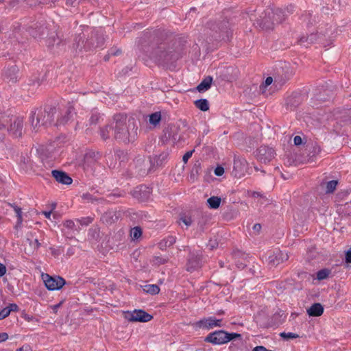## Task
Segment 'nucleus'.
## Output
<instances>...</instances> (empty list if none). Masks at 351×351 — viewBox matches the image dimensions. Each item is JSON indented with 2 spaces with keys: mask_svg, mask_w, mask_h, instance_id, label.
Returning <instances> with one entry per match:
<instances>
[{
  "mask_svg": "<svg viewBox=\"0 0 351 351\" xmlns=\"http://www.w3.org/2000/svg\"><path fill=\"white\" fill-rule=\"evenodd\" d=\"M241 335L237 333H228L224 330H217L210 333L206 337V341L215 345L224 344L230 341L239 337Z\"/></svg>",
  "mask_w": 351,
  "mask_h": 351,
  "instance_id": "f257e3e1",
  "label": "nucleus"
},
{
  "mask_svg": "<svg viewBox=\"0 0 351 351\" xmlns=\"http://www.w3.org/2000/svg\"><path fill=\"white\" fill-rule=\"evenodd\" d=\"M114 135L115 138L123 141H129L128 137V131L126 128L121 123H116L114 127H107L101 131L103 138H108L110 135Z\"/></svg>",
  "mask_w": 351,
  "mask_h": 351,
  "instance_id": "f03ea898",
  "label": "nucleus"
},
{
  "mask_svg": "<svg viewBox=\"0 0 351 351\" xmlns=\"http://www.w3.org/2000/svg\"><path fill=\"white\" fill-rule=\"evenodd\" d=\"M42 280L49 291L60 289L64 285L65 280L60 276H51L47 274H42Z\"/></svg>",
  "mask_w": 351,
  "mask_h": 351,
  "instance_id": "7ed1b4c3",
  "label": "nucleus"
},
{
  "mask_svg": "<svg viewBox=\"0 0 351 351\" xmlns=\"http://www.w3.org/2000/svg\"><path fill=\"white\" fill-rule=\"evenodd\" d=\"M124 317L130 322H147L152 319V316L143 310H134L127 311L124 313Z\"/></svg>",
  "mask_w": 351,
  "mask_h": 351,
  "instance_id": "20e7f679",
  "label": "nucleus"
},
{
  "mask_svg": "<svg viewBox=\"0 0 351 351\" xmlns=\"http://www.w3.org/2000/svg\"><path fill=\"white\" fill-rule=\"evenodd\" d=\"M146 53L151 59L158 62L165 57L167 51L164 45H154L146 51Z\"/></svg>",
  "mask_w": 351,
  "mask_h": 351,
  "instance_id": "39448f33",
  "label": "nucleus"
},
{
  "mask_svg": "<svg viewBox=\"0 0 351 351\" xmlns=\"http://www.w3.org/2000/svg\"><path fill=\"white\" fill-rule=\"evenodd\" d=\"M226 19L228 21H253L254 19L249 16L247 13L242 12L239 10L233 11L232 10H226L223 12Z\"/></svg>",
  "mask_w": 351,
  "mask_h": 351,
  "instance_id": "423d86ee",
  "label": "nucleus"
},
{
  "mask_svg": "<svg viewBox=\"0 0 351 351\" xmlns=\"http://www.w3.org/2000/svg\"><path fill=\"white\" fill-rule=\"evenodd\" d=\"M197 326L199 328L210 330L215 327L222 326V320L221 319H217L214 317H209L201 319L197 323Z\"/></svg>",
  "mask_w": 351,
  "mask_h": 351,
  "instance_id": "0eeeda50",
  "label": "nucleus"
},
{
  "mask_svg": "<svg viewBox=\"0 0 351 351\" xmlns=\"http://www.w3.org/2000/svg\"><path fill=\"white\" fill-rule=\"evenodd\" d=\"M288 258L289 256L287 253L280 250H276L269 256L268 260L269 262L272 264V265H278L280 263L287 261Z\"/></svg>",
  "mask_w": 351,
  "mask_h": 351,
  "instance_id": "6e6552de",
  "label": "nucleus"
},
{
  "mask_svg": "<svg viewBox=\"0 0 351 351\" xmlns=\"http://www.w3.org/2000/svg\"><path fill=\"white\" fill-rule=\"evenodd\" d=\"M247 170V162L243 158H236L234 162L233 173L235 176H243Z\"/></svg>",
  "mask_w": 351,
  "mask_h": 351,
  "instance_id": "1a4fd4ad",
  "label": "nucleus"
},
{
  "mask_svg": "<svg viewBox=\"0 0 351 351\" xmlns=\"http://www.w3.org/2000/svg\"><path fill=\"white\" fill-rule=\"evenodd\" d=\"M52 175L57 182L64 184H70L72 182V179L65 173L60 171L54 170L52 171Z\"/></svg>",
  "mask_w": 351,
  "mask_h": 351,
  "instance_id": "9d476101",
  "label": "nucleus"
},
{
  "mask_svg": "<svg viewBox=\"0 0 351 351\" xmlns=\"http://www.w3.org/2000/svg\"><path fill=\"white\" fill-rule=\"evenodd\" d=\"M324 312V308L319 303H315L313 304L310 308L307 309V313L309 316L317 317L322 315Z\"/></svg>",
  "mask_w": 351,
  "mask_h": 351,
  "instance_id": "9b49d317",
  "label": "nucleus"
},
{
  "mask_svg": "<svg viewBox=\"0 0 351 351\" xmlns=\"http://www.w3.org/2000/svg\"><path fill=\"white\" fill-rule=\"evenodd\" d=\"M23 121L21 119L14 121V123L11 125L10 132L16 136H21L22 134Z\"/></svg>",
  "mask_w": 351,
  "mask_h": 351,
  "instance_id": "f8f14e48",
  "label": "nucleus"
},
{
  "mask_svg": "<svg viewBox=\"0 0 351 351\" xmlns=\"http://www.w3.org/2000/svg\"><path fill=\"white\" fill-rule=\"evenodd\" d=\"M77 0H51L50 2L54 5L64 7L66 6H75Z\"/></svg>",
  "mask_w": 351,
  "mask_h": 351,
  "instance_id": "ddd939ff",
  "label": "nucleus"
},
{
  "mask_svg": "<svg viewBox=\"0 0 351 351\" xmlns=\"http://www.w3.org/2000/svg\"><path fill=\"white\" fill-rule=\"evenodd\" d=\"M213 79L210 77H208L205 78L198 86H197V90L199 92L205 91L208 90L211 85Z\"/></svg>",
  "mask_w": 351,
  "mask_h": 351,
  "instance_id": "4468645a",
  "label": "nucleus"
},
{
  "mask_svg": "<svg viewBox=\"0 0 351 351\" xmlns=\"http://www.w3.org/2000/svg\"><path fill=\"white\" fill-rule=\"evenodd\" d=\"M207 203L209 208L217 209L221 204V198L217 196H213L207 199Z\"/></svg>",
  "mask_w": 351,
  "mask_h": 351,
  "instance_id": "2eb2a0df",
  "label": "nucleus"
},
{
  "mask_svg": "<svg viewBox=\"0 0 351 351\" xmlns=\"http://www.w3.org/2000/svg\"><path fill=\"white\" fill-rule=\"evenodd\" d=\"M287 19V14H285V11L282 9L277 8L274 12V18L273 20L282 21Z\"/></svg>",
  "mask_w": 351,
  "mask_h": 351,
  "instance_id": "dca6fc26",
  "label": "nucleus"
},
{
  "mask_svg": "<svg viewBox=\"0 0 351 351\" xmlns=\"http://www.w3.org/2000/svg\"><path fill=\"white\" fill-rule=\"evenodd\" d=\"M195 105L197 108L202 111H207L209 109L208 101L205 99L195 101Z\"/></svg>",
  "mask_w": 351,
  "mask_h": 351,
  "instance_id": "f3484780",
  "label": "nucleus"
},
{
  "mask_svg": "<svg viewBox=\"0 0 351 351\" xmlns=\"http://www.w3.org/2000/svg\"><path fill=\"white\" fill-rule=\"evenodd\" d=\"M161 120V114L160 112H154L149 115V121L154 126L157 125Z\"/></svg>",
  "mask_w": 351,
  "mask_h": 351,
  "instance_id": "a211bd4d",
  "label": "nucleus"
},
{
  "mask_svg": "<svg viewBox=\"0 0 351 351\" xmlns=\"http://www.w3.org/2000/svg\"><path fill=\"white\" fill-rule=\"evenodd\" d=\"M331 271L328 269H322L317 272L316 278L318 280H322L329 277Z\"/></svg>",
  "mask_w": 351,
  "mask_h": 351,
  "instance_id": "6ab92c4d",
  "label": "nucleus"
},
{
  "mask_svg": "<svg viewBox=\"0 0 351 351\" xmlns=\"http://www.w3.org/2000/svg\"><path fill=\"white\" fill-rule=\"evenodd\" d=\"M201 169V165L199 162H197L191 171V175H190V179L193 182L196 180L197 175L199 173Z\"/></svg>",
  "mask_w": 351,
  "mask_h": 351,
  "instance_id": "aec40b11",
  "label": "nucleus"
},
{
  "mask_svg": "<svg viewBox=\"0 0 351 351\" xmlns=\"http://www.w3.org/2000/svg\"><path fill=\"white\" fill-rule=\"evenodd\" d=\"M143 290L150 294H156L160 291V289L157 285H147L143 288Z\"/></svg>",
  "mask_w": 351,
  "mask_h": 351,
  "instance_id": "412c9836",
  "label": "nucleus"
},
{
  "mask_svg": "<svg viewBox=\"0 0 351 351\" xmlns=\"http://www.w3.org/2000/svg\"><path fill=\"white\" fill-rule=\"evenodd\" d=\"M337 185V181L331 180L326 184V190L327 193H332L335 191Z\"/></svg>",
  "mask_w": 351,
  "mask_h": 351,
  "instance_id": "4be33fe9",
  "label": "nucleus"
},
{
  "mask_svg": "<svg viewBox=\"0 0 351 351\" xmlns=\"http://www.w3.org/2000/svg\"><path fill=\"white\" fill-rule=\"evenodd\" d=\"M280 336L286 339V340H289V339H295V338H298L299 337V335L296 333H293V332H281L280 334Z\"/></svg>",
  "mask_w": 351,
  "mask_h": 351,
  "instance_id": "5701e85b",
  "label": "nucleus"
},
{
  "mask_svg": "<svg viewBox=\"0 0 351 351\" xmlns=\"http://www.w3.org/2000/svg\"><path fill=\"white\" fill-rule=\"evenodd\" d=\"M141 230L138 227L134 228L131 230V237L133 239H138L141 236Z\"/></svg>",
  "mask_w": 351,
  "mask_h": 351,
  "instance_id": "b1692460",
  "label": "nucleus"
},
{
  "mask_svg": "<svg viewBox=\"0 0 351 351\" xmlns=\"http://www.w3.org/2000/svg\"><path fill=\"white\" fill-rule=\"evenodd\" d=\"M14 210L16 214V216L18 217L17 223H16V227L20 226L22 223V212L20 208L17 206L14 207Z\"/></svg>",
  "mask_w": 351,
  "mask_h": 351,
  "instance_id": "393cba45",
  "label": "nucleus"
},
{
  "mask_svg": "<svg viewBox=\"0 0 351 351\" xmlns=\"http://www.w3.org/2000/svg\"><path fill=\"white\" fill-rule=\"evenodd\" d=\"M196 14V8H192L190 9V11L186 14V19L191 21V20H196V17H195V15Z\"/></svg>",
  "mask_w": 351,
  "mask_h": 351,
  "instance_id": "a878e982",
  "label": "nucleus"
},
{
  "mask_svg": "<svg viewBox=\"0 0 351 351\" xmlns=\"http://www.w3.org/2000/svg\"><path fill=\"white\" fill-rule=\"evenodd\" d=\"M24 1H26L29 6L36 5V2H38V4H48L49 3V1L46 0L44 1H41V0H24Z\"/></svg>",
  "mask_w": 351,
  "mask_h": 351,
  "instance_id": "bb28decb",
  "label": "nucleus"
},
{
  "mask_svg": "<svg viewBox=\"0 0 351 351\" xmlns=\"http://www.w3.org/2000/svg\"><path fill=\"white\" fill-rule=\"evenodd\" d=\"M10 310L7 307L3 308L0 312V320L5 319L10 314Z\"/></svg>",
  "mask_w": 351,
  "mask_h": 351,
  "instance_id": "cd10ccee",
  "label": "nucleus"
},
{
  "mask_svg": "<svg viewBox=\"0 0 351 351\" xmlns=\"http://www.w3.org/2000/svg\"><path fill=\"white\" fill-rule=\"evenodd\" d=\"M180 221L186 226H191L192 223V220L190 217L188 216H184L180 218Z\"/></svg>",
  "mask_w": 351,
  "mask_h": 351,
  "instance_id": "c85d7f7f",
  "label": "nucleus"
},
{
  "mask_svg": "<svg viewBox=\"0 0 351 351\" xmlns=\"http://www.w3.org/2000/svg\"><path fill=\"white\" fill-rule=\"evenodd\" d=\"M46 218L52 221L51 217L55 219H56V213H53L52 211H43L42 213Z\"/></svg>",
  "mask_w": 351,
  "mask_h": 351,
  "instance_id": "c756f323",
  "label": "nucleus"
},
{
  "mask_svg": "<svg viewBox=\"0 0 351 351\" xmlns=\"http://www.w3.org/2000/svg\"><path fill=\"white\" fill-rule=\"evenodd\" d=\"M193 151H189V152H187L184 156H183V158H182V160L183 162L186 164L189 159L192 156V154H193Z\"/></svg>",
  "mask_w": 351,
  "mask_h": 351,
  "instance_id": "7c9ffc66",
  "label": "nucleus"
},
{
  "mask_svg": "<svg viewBox=\"0 0 351 351\" xmlns=\"http://www.w3.org/2000/svg\"><path fill=\"white\" fill-rule=\"evenodd\" d=\"M224 173V169L222 167H217L215 169V174L221 176Z\"/></svg>",
  "mask_w": 351,
  "mask_h": 351,
  "instance_id": "2f4dec72",
  "label": "nucleus"
},
{
  "mask_svg": "<svg viewBox=\"0 0 351 351\" xmlns=\"http://www.w3.org/2000/svg\"><path fill=\"white\" fill-rule=\"evenodd\" d=\"M7 308H9V310H10V312H12V311H19V307H18V306L16 304H10L7 306Z\"/></svg>",
  "mask_w": 351,
  "mask_h": 351,
  "instance_id": "473e14b6",
  "label": "nucleus"
},
{
  "mask_svg": "<svg viewBox=\"0 0 351 351\" xmlns=\"http://www.w3.org/2000/svg\"><path fill=\"white\" fill-rule=\"evenodd\" d=\"M293 142L295 145H300L302 143V139L300 136H295L293 138Z\"/></svg>",
  "mask_w": 351,
  "mask_h": 351,
  "instance_id": "72a5a7b5",
  "label": "nucleus"
},
{
  "mask_svg": "<svg viewBox=\"0 0 351 351\" xmlns=\"http://www.w3.org/2000/svg\"><path fill=\"white\" fill-rule=\"evenodd\" d=\"M346 262L347 263H351V250H349L346 253Z\"/></svg>",
  "mask_w": 351,
  "mask_h": 351,
  "instance_id": "f704fd0d",
  "label": "nucleus"
},
{
  "mask_svg": "<svg viewBox=\"0 0 351 351\" xmlns=\"http://www.w3.org/2000/svg\"><path fill=\"white\" fill-rule=\"evenodd\" d=\"M8 338V335L5 332H3L0 334V343L5 341Z\"/></svg>",
  "mask_w": 351,
  "mask_h": 351,
  "instance_id": "c9c22d12",
  "label": "nucleus"
},
{
  "mask_svg": "<svg viewBox=\"0 0 351 351\" xmlns=\"http://www.w3.org/2000/svg\"><path fill=\"white\" fill-rule=\"evenodd\" d=\"M272 82H273L272 77H268L266 78V80L265 81L264 86H268L270 84H271Z\"/></svg>",
  "mask_w": 351,
  "mask_h": 351,
  "instance_id": "e433bc0d",
  "label": "nucleus"
},
{
  "mask_svg": "<svg viewBox=\"0 0 351 351\" xmlns=\"http://www.w3.org/2000/svg\"><path fill=\"white\" fill-rule=\"evenodd\" d=\"M274 153L271 149L268 150V156L265 159V160H269L272 157H274Z\"/></svg>",
  "mask_w": 351,
  "mask_h": 351,
  "instance_id": "4c0bfd02",
  "label": "nucleus"
},
{
  "mask_svg": "<svg viewBox=\"0 0 351 351\" xmlns=\"http://www.w3.org/2000/svg\"><path fill=\"white\" fill-rule=\"evenodd\" d=\"M5 271H6L5 266L3 265V264L0 263V276H2L3 275H4Z\"/></svg>",
  "mask_w": 351,
  "mask_h": 351,
  "instance_id": "58836bf2",
  "label": "nucleus"
},
{
  "mask_svg": "<svg viewBox=\"0 0 351 351\" xmlns=\"http://www.w3.org/2000/svg\"><path fill=\"white\" fill-rule=\"evenodd\" d=\"M19 0H12L10 1L9 5L11 8H14L19 5Z\"/></svg>",
  "mask_w": 351,
  "mask_h": 351,
  "instance_id": "ea45409f",
  "label": "nucleus"
},
{
  "mask_svg": "<svg viewBox=\"0 0 351 351\" xmlns=\"http://www.w3.org/2000/svg\"><path fill=\"white\" fill-rule=\"evenodd\" d=\"M261 228V225H260V224H258V223L254 224V225L253 226V230H254L255 232H256V233H258V232L260 231Z\"/></svg>",
  "mask_w": 351,
  "mask_h": 351,
  "instance_id": "a19ab883",
  "label": "nucleus"
},
{
  "mask_svg": "<svg viewBox=\"0 0 351 351\" xmlns=\"http://www.w3.org/2000/svg\"><path fill=\"white\" fill-rule=\"evenodd\" d=\"M166 260L162 258H156L155 260L156 263L157 264H163L165 263Z\"/></svg>",
  "mask_w": 351,
  "mask_h": 351,
  "instance_id": "79ce46f5",
  "label": "nucleus"
},
{
  "mask_svg": "<svg viewBox=\"0 0 351 351\" xmlns=\"http://www.w3.org/2000/svg\"><path fill=\"white\" fill-rule=\"evenodd\" d=\"M253 351H267V349L263 346H257L256 347Z\"/></svg>",
  "mask_w": 351,
  "mask_h": 351,
  "instance_id": "37998d69",
  "label": "nucleus"
},
{
  "mask_svg": "<svg viewBox=\"0 0 351 351\" xmlns=\"http://www.w3.org/2000/svg\"><path fill=\"white\" fill-rule=\"evenodd\" d=\"M60 305H61V304L60 303V304H57V305L52 306H51V308L53 309V311L54 312H56V311H57V310H58V308L60 306Z\"/></svg>",
  "mask_w": 351,
  "mask_h": 351,
  "instance_id": "c03bdc74",
  "label": "nucleus"
},
{
  "mask_svg": "<svg viewBox=\"0 0 351 351\" xmlns=\"http://www.w3.org/2000/svg\"><path fill=\"white\" fill-rule=\"evenodd\" d=\"M66 225L68 227H71L73 225V223L71 221H68L66 222Z\"/></svg>",
  "mask_w": 351,
  "mask_h": 351,
  "instance_id": "a18cd8bd",
  "label": "nucleus"
},
{
  "mask_svg": "<svg viewBox=\"0 0 351 351\" xmlns=\"http://www.w3.org/2000/svg\"><path fill=\"white\" fill-rule=\"evenodd\" d=\"M40 245V243L37 239H35V249L38 248Z\"/></svg>",
  "mask_w": 351,
  "mask_h": 351,
  "instance_id": "49530a36",
  "label": "nucleus"
},
{
  "mask_svg": "<svg viewBox=\"0 0 351 351\" xmlns=\"http://www.w3.org/2000/svg\"><path fill=\"white\" fill-rule=\"evenodd\" d=\"M173 243H174V239L173 237H171L170 241H169V244H172Z\"/></svg>",
  "mask_w": 351,
  "mask_h": 351,
  "instance_id": "de8ad7c7",
  "label": "nucleus"
},
{
  "mask_svg": "<svg viewBox=\"0 0 351 351\" xmlns=\"http://www.w3.org/2000/svg\"><path fill=\"white\" fill-rule=\"evenodd\" d=\"M25 319L26 320H27V321H30V320L32 319H31V317H29V316H27V315H26V316L25 317Z\"/></svg>",
  "mask_w": 351,
  "mask_h": 351,
  "instance_id": "09e8293b",
  "label": "nucleus"
},
{
  "mask_svg": "<svg viewBox=\"0 0 351 351\" xmlns=\"http://www.w3.org/2000/svg\"><path fill=\"white\" fill-rule=\"evenodd\" d=\"M193 269V267H192V266L191 267V266L189 265L188 267H187V269L189 271H191Z\"/></svg>",
  "mask_w": 351,
  "mask_h": 351,
  "instance_id": "8fccbe9b",
  "label": "nucleus"
},
{
  "mask_svg": "<svg viewBox=\"0 0 351 351\" xmlns=\"http://www.w3.org/2000/svg\"><path fill=\"white\" fill-rule=\"evenodd\" d=\"M263 151H264V150H263V149H262L259 150V153H260V154H261V155H263Z\"/></svg>",
  "mask_w": 351,
  "mask_h": 351,
  "instance_id": "3c124183",
  "label": "nucleus"
},
{
  "mask_svg": "<svg viewBox=\"0 0 351 351\" xmlns=\"http://www.w3.org/2000/svg\"><path fill=\"white\" fill-rule=\"evenodd\" d=\"M23 348H20L19 349H18L16 351H23Z\"/></svg>",
  "mask_w": 351,
  "mask_h": 351,
  "instance_id": "603ef678",
  "label": "nucleus"
},
{
  "mask_svg": "<svg viewBox=\"0 0 351 351\" xmlns=\"http://www.w3.org/2000/svg\"><path fill=\"white\" fill-rule=\"evenodd\" d=\"M3 1V0H0V3H1Z\"/></svg>",
  "mask_w": 351,
  "mask_h": 351,
  "instance_id": "864d4df0",
  "label": "nucleus"
}]
</instances>
